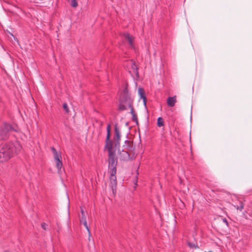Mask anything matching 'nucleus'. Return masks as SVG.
<instances>
[{"mask_svg":"<svg viewBox=\"0 0 252 252\" xmlns=\"http://www.w3.org/2000/svg\"><path fill=\"white\" fill-rule=\"evenodd\" d=\"M157 125L158 127H161L164 126V121L161 117H159L158 119Z\"/></svg>","mask_w":252,"mask_h":252,"instance_id":"f8f14e48","label":"nucleus"},{"mask_svg":"<svg viewBox=\"0 0 252 252\" xmlns=\"http://www.w3.org/2000/svg\"><path fill=\"white\" fill-rule=\"evenodd\" d=\"M41 226H42V228H43V229H45H45H46V226H47V225H46L45 223H42V224H41Z\"/></svg>","mask_w":252,"mask_h":252,"instance_id":"aec40b11","label":"nucleus"},{"mask_svg":"<svg viewBox=\"0 0 252 252\" xmlns=\"http://www.w3.org/2000/svg\"><path fill=\"white\" fill-rule=\"evenodd\" d=\"M71 3V5L73 7H76L78 5L77 2L76 0H68Z\"/></svg>","mask_w":252,"mask_h":252,"instance_id":"dca6fc26","label":"nucleus"},{"mask_svg":"<svg viewBox=\"0 0 252 252\" xmlns=\"http://www.w3.org/2000/svg\"><path fill=\"white\" fill-rule=\"evenodd\" d=\"M132 150V146L131 143L129 141H126L125 145L123 146V149L122 151H119V158L121 160H128L131 157L130 152Z\"/></svg>","mask_w":252,"mask_h":252,"instance_id":"20e7f679","label":"nucleus"},{"mask_svg":"<svg viewBox=\"0 0 252 252\" xmlns=\"http://www.w3.org/2000/svg\"><path fill=\"white\" fill-rule=\"evenodd\" d=\"M223 221L227 225H228V222L226 219H223Z\"/></svg>","mask_w":252,"mask_h":252,"instance_id":"412c9836","label":"nucleus"},{"mask_svg":"<svg viewBox=\"0 0 252 252\" xmlns=\"http://www.w3.org/2000/svg\"><path fill=\"white\" fill-rule=\"evenodd\" d=\"M109 125L110 126V128H111V126L110 124H108L107 127H108V126H109ZM110 130H111V128H110ZM110 138V137H109V138ZM120 138H121V134H120V132L119 129L117 127V125H115V135H114V138L115 145H114V144L112 143V142L110 140V139H109V141L111 142V143L112 144V146L113 149V151H115L114 152L115 155L116 149H117V147L119 145V141L120 140Z\"/></svg>","mask_w":252,"mask_h":252,"instance_id":"0eeeda50","label":"nucleus"},{"mask_svg":"<svg viewBox=\"0 0 252 252\" xmlns=\"http://www.w3.org/2000/svg\"><path fill=\"white\" fill-rule=\"evenodd\" d=\"M138 94L140 97L143 99L144 105L146 103V97L145 95V92L142 88H139L138 90Z\"/></svg>","mask_w":252,"mask_h":252,"instance_id":"9d476101","label":"nucleus"},{"mask_svg":"<svg viewBox=\"0 0 252 252\" xmlns=\"http://www.w3.org/2000/svg\"><path fill=\"white\" fill-rule=\"evenodd\" d=\"M22 149L20 143L15 141L0 144V162L6 161L18 154Z\"/></svg>","mask_w":252,"mask_h":252,"instance_id":"f03ea898","label":"nucleus"},{"mask_svg":"<svg viewBox=\"0 0 252 252\" xmlns=\"http://www.w3.org/2000/svg\"><path fill=\"white\" fill-rule=\"evenodd\" d=\"M63 108L66 113H69V108H68V106L66 103H64L63 104Z\"/></svg>","mask_w":252,"mask_h":252,"instance_id":"a211bd4d","label":"nucleus"},{"mask_svg":"<svg viewBox=\"0 0 252 252\" xmlns=\"http://www.w3.org/2000/svg\"><path fill=\"white\" fill-rule=\"evenodd\" d=\"M123 36L125 39L128 41L130 47H133V41L134 40V38L127 33H124Z\"/></svg>","mask_w":252,"mask_h":252,"instance_id":"1a4fd4ad","label":"nucleus"},{"mask_svg":"<svg viewBox=\"0 0 252 252\" xmlns=\"http://www.w3.org/2000/svg\"><path fill=\"white\" fill-rule=\"evenodd\" d=\"M81 212L82 217H81V218L80 220V221H83V220H84V218H86V216L85 215L84 211L82 207L81 208Z\"/></svg>","mask_w":252,"mask_h":252,"instance_id":"6ab92c4d","label":"nucleus"},{"mask_svg":"<svg viewBox=\"0 0 252 252\" xmlns=\"http://www.w3.org/2000/svg\"><path fill=\"white\" fill-rule=\"evenodd\" d=\"M110 126L107 127V136H106L105 149L108 152V163L109 168L110 170V187L112 188L113 193L116 191L117 186V180L115 174L116 173V165L117 164V158L114 155V151L112 146L111 142L109 141L110 137Z\"/></svg>","mask_w":252,"mask_h":252,"instance_id":"f257e3e1","label":"nucleus"},{"mask_svg":"<svg viewBox=\"0 0 252 252\" xmlns=\"http://www.w3.org/2000/svg\"><path fill=\"white\" fill-rule=\"evenodd\" d=\"M80 222L81 223H83V224H84V225L86 227V229L87 230V231H88V232L89 233V236H90L91 232H90V230L89 229V227H88V226L87 225V222L86 218H84V220H83V221H80Z\"/></svg>","mask_w":252,"mask_h":252,"instance_id":"ddd939ff","label":"nucleus"},{"mask_svg":"<svg viewBox=\"0 0 252 252\" xmlns=\"http://www.w3.org/2000/svg\"><path fill=\"white\" fill-rule=\"evenodd\" d=\"M13 130L10 125L6 123L3 124L0 127V139L5 140L8 139Z\"/></svg>","mask_w":252,"mask_h":252,"instance_id":"39448f33","label":"nucleus"},{"mask_svg":"<svg viewBox=\"0 0 252 252\" xmlns=\"http://www.w3.org/2000/svg\"><path fill=\"white\" fill-rule=\"evenodd\" d=\"M127 68L128 69L129 72L133 73L134 74L137 75L138 72L137 70V67L135 64V63L132 60H130L128 62L127 64L125 65Z\"/></svg>","mask_w":252,"mask_h":252,"instance_id":"6e6552de","label":"nucleus"},{"mask_svg":"<svg viewBox=\"0 0 252 252\" xmlns=\"http://www.w3.org/2000/svg\"><path fill=\"white\" fill-rule=\"evenodd\" d=\"M188 245L189 246V247L190 248H194V249H196V248H198V246L197 245V244H196L195 243H193V242H189L188 243Z\"/></svg>","mask_w":252,"mask_h":252,"instance_id":"2eb2a0df","label":"nucleus"},{"mask_svg":"<svg viewBox=\"0 0 252 252\" xmlns=\"http://www.w3.org/2000/svg\"><path fill=\"white\" fill-rule=\"evenodd\" d=\"M52 151L54 155L56 167L58 169V173L60 174L62 172V167L63 166L61 155L54 148H52Z\"/></svg>","mask_w":252,"mask_h":252,"instance_id":"423d86ee","label":"nucleus"},{"mask_svg":"<svg viewBox=\"0 0 252 252\" xmlns=\"http://www.w3.org/2000/svg\"><path fill=\"white\" fill-rule=\"evenodd\" d=\"M11 35H12V36L13 37L14 39V40H15L17 42H18V40H17V38H16L13 36V34H11Z\"/></svg>","mask_w":252,"mask_h":252,"instance_id":"4be33fe9","label":"nucleus"},{"mask_svg":"<svg viewBox=\"0 0 252 252\" xmlns=\"http://www.w3.org/2000/svg\"><path fill=\"white\" fill-rule=\"evenodd\" d=\"M235 207H236V208L237 209V210H239L240 211H242L243 208H244V205L243 204V203L242 202H240V205L239 206H235Z\"/></svg>","mask_w":252,"mask_h":252,"instance_id":"f3484780","label":"nucleus"},{"mask_svg":"<svg viewBox=\"0 0 252 252\" xmlns=\"http://www.w3.org/2000/svg\"><path fill=\"white\" fill-rule=\"evenodd\" d=\"M130 113L132 116L133 121L137 122V118L136 114L134 113L133 108H131V109L130 110Z\"/></svg>","mask_w":252,"mask_h":252,"instance_id":"4468645a","label":"nucleus"},{"mask_svg":"<svg viewBox=\"0 0 252 252\" xmlns=\"http://www.w3.org/2000/svg\"><path fill=\"white\" fill-rule=\"evenodd\" d=\"M176 102V96H174L172 97H169L167 100V103L169 106L173 107L175 105Z\"/></svg>","mask_w":252,"mask_h":252,"instance_id":"9b49d317","label":"nucleus"},{"mask_svg":"<svg viewBox=\"0 0 252 252\" xmlns=\"http://www.w3.org/2000/svg\"><path fill=\"white\" fill-rule=\"evenodd\" d=\"M133 100L129 95L126 88L124 90L123 95L120 97L119 100V109L120 110H124L132 107Z\"/></svg>","mask_w":252,"mask_h":252,"instance_id":"7ed1b4c3","label":"nucleus"}]
</instances>
